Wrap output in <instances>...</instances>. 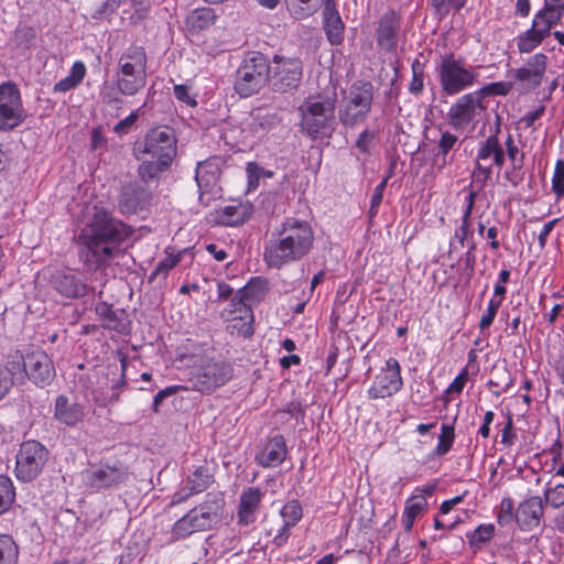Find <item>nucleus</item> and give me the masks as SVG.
<instances>
[{
    "mask_svg": "<svg viewBox=\"0 0 564 564\" xmlns=\"http://www.w3.org/2000/svg\"><path fill=\"white\" fill-rule=\"evenodd\" d=\"M133 235V228L105 207L94 206L80 228L76 245L78 259L89 270L110 265L122 245Z\"/></svg>",
    "mask_w": 564,
    "mask_h": 564,
    "instance_id": "1",
    "label": "nucleus"
},
{
    "mask_svg": "<svg viewBox=\"0 0 564 564\" xmlns=\"http://www.w3.org/2000/svg\"><path fill=\"white\" fill-rule=\"evenodd\" d=\"M314 231L308 221L294 217L285 218L274 227L264 241L263 261L271 268L283 267L301 261L314 245Z\"/></svg>",
    "mask_w": 564,
    "mask_h": 564,
    "instance_id": "2",
    "label": "nucleus"
},
{
    "mask_svg": "<svg viewBox=\"0 0 564 564\" xmlns=\"http://www.w3.org/2000/svg\"><path fill=\"white\" fill-rule=\"evenodd\" d=\"M177 154V139L173 128L155 127L133 145V155L141 161L138 174L144 183L159 178L167 171Z\"/></svg>",
    "mask_w": 564,
    "mask_h": 564,
    "instance_id": "3",
    "label": "nucleus"
},
{
    "mask_svg": "<svg viewBox=\"0 0 564 564\" xmlns=\"http://www.w3.org/2000/svg\"><path fill=\"white\" fill-rule=\"evenodd\" d=\"M182 360L189 368L188 381L192 388L202 393L215 391L234 377V367L223 359L205 355H184Z\"/></svg>",
    "mask_w": 564,
    "mask_h": 564,
    "instance_id": "4",
    "label": "nucleus"
},
{
    "mask_svg": "<svg viewBox=\"0 0 564 564\" xmlns=\"http://www.w3.org/2000/svg\"><path fill=\"white\" fill-rule=\"evenodd\" d=\"M224 507V498L208 494L202 503L174 522L171 541L176 542L194 533L212 530L220 521Z\"/></svg>",
    "mask_w": 564,
    "mask_h": 564,
    "instance_id": "5",
    "label": "nucleus"
},
{
    "mask_svg": "<svg viewBox=\"0 0 564 564\" xmlns=\"http://www.w3.org/2000/svg\"><path fill=\"white\" fill-rule=\"evenodd\" d=\"M148 56L142 46H129L118 59L116 82L126 97H133L147 85Z\"/></svg>",
    "mask_w": 564,
    "mask_h": 564,
    "instance_id": "6",
    "label": "nucleus"
},
{
    "mask_svg": "<svg viewBox=\"0 0 564 564\" xmlns=\"http://www.w3.org/2000/svg\"><path fill=\"white\" fill-rule=\"evenodd\" d=\"M477 67L467 65L464 57H456L454 53L441 56L436 67L442 91L446 96H455L474 87L479 79Z\"/></svg>",
    "mask_w": 564,
    "mask_h": 564,
    "instance_id": "7",
    "label": "nucleus"
},
{
    "mask_svg": "<svg viewBox=\"0 0 564 564\" xmlns=\"http://www.w3.org/2000/svg\"><path fill=\"white\" fill-rule=\"evenodd\" d=\"M373 96L375 87L371 82H354L338 109L340 124L345 128H355L362 123L371 112Z\"/></svg>",
    "mask_w": 564,
    "mask_h": 564,
    "instance_id": "8",
    "label": "nucleus"
},
{
    "mask_svg": "<svg viewBox=\"0 0 564 564\" xmlns=\"http://www.w3.org/2000/svg\"><path fill=\"white\" fill-rule=\"evenodd\" d=\"M270 59L260 52H252L247 55L235 77V90L243 98L251 97L269 84Z\"/></svg>",
    "mask_w": 564,
    "mask_h": 564,
    "instance_id": "9",
    "label": "nucleus"
},
{
    "mask_svg": "<svg viewBox=\"0 0 564 564\" xmlns=\"http://www.w3.org/2000/svg\"><path fill=\"white\" fill-rule=\"evenodd\" d=\"M302 115L301 131L311 139L328 138L335 130V101L307 99L299 109Z\"/></svg>",
    "mask_w": 564,
    "mask_h": 564,
    "instance_id": "10",
    "label": "nucleus"
},
{
    "mask_svg": "<svg viewBox=\"0 0 564 564\" xmlns=\"http://www.w3.org/2000/svg\"><path fill=\"white\" fill-rule=\"evenodd\" d=\"M563 14L552 8L542 7L533 17L531 28L520 33L516 41L518 51L529 54L539 47L552 33V29L562 20Z\"/></svg>",
    "mask_w": 564,
    "mask_h": 564,
    "instance_id": "11",
    "label": "nucleus"
},
{
    "mask_svg": "<svg viewBox=\"0 0 564 564\" xmlns=\"http://www.w3.org/2000/svg\"><path fill=\"white\" fill-rule=\"evenodd\" d=\"M303 77V63L299 57L274 54L270 61L269 86L275 93L295 90Z\"/></svg>",
    "mask_w": 564,
    "mask_h": 564,
    "instance_id": "12",
    "label": "nucleus"
},
{
    "mask_svg": "<svg viewBox=\"0 0 564 564\" xmlns=\"http://www.w3.org/2000/svg\"><path fill=\"white\" fill-rule=\"evenodd\" d=\"M50 452L39 441L29 440L20 445L15 462V476L23 482L34 480L48 462Z\"/></svg>",
    "mask_w": 564,
    "mask_h": 564,
    "instance_id": "13",
    "label": "nucleus"
},
{
    "mask_svg": "<svg viewBox=\"0 0 564 564\" xmlns=\"http://www.w3.org/2000/svg\"><path fill=\"white\" fill-rule=\"evenodd\" d=\"M82 477L88 489L99 492L124 485L130 478V473L128 467L120 463L113 465L99 463L85 469Z\"/></svg>",
    "mask_w": 564,
    "mask_h": 564,
    "instance_id": "14",
    "label": "nucleus"
},
{
    "mask_svg": "<svg viewBox=\"0 0 564 564\" xmlns=\"http://www.w3.org/2000/svg\"><path fill=\"white\" fill-rule=\"evenodd\" d=\"M549 57L544 53H535L524 64L510 72L513 86L520 94H530L535 90L544 78Z\"/></svg>",
    "mask_w": 564,
    "mask_h": 564,
    "instance_id": "15",
    "label": "nucleus"
},
{
    "mask_svg": "<svg viewBox=\"0 0 564 564\" xmlns=\"http://www.w3.org/2000/svg\"><path fill=\"white\" fill-rule=\"evenodd\" d=\"M403 388L401 366L397 358L390 357L384 367L373 378L367 391L370 400L386 399L397 394Z\"/></svg>",
    "mask_w": 564,
    "mask_h": 564,
    "instance_id": "16",
    "label": "nucleus"
},
{
    "mask_svg": "<svg viewBox=\"0 0 564 564\" xmlns=\"http://www.w3.org/2000/svg\"><path fill=\"white\" fill-rule=\"evenodd\" d=\"M25 119L21 94L14 83L0 85V130L9 131Z\"/></svg>",
    "mask_w": 564,
    "mask_h": 564,
    "instance_id": "17",
    "label": "nucleus"
},
{
    "mask_svg": "<svg viewBox=\"0 0 564 564\" xmlns=\"http://www.w3.org/2000/svg\"><path fill=\"white\" fill-rule=\"evenodd\" d=\"M152 200L151 192L138 182H129L121 186L118 196V209L122 215H135L149 208Z\"/></svg>",
    "mask_w": 564,
    "mask_h": 564,
    "instance_id": "18",
    "label": "nucleus"
},
{
    "mask_svg": "<svg viewBox=\"0 0 564 564\" xmlns=\"http://www.w3.org/2000/svg\"><path fill=\"white\" fill-rule=\"evenodd\" d=\"M48 284L56 293L67 300L80 299L88 292L85 279L73 270H57L53 272Z\"/></svg>",
    "mask_w": 564,
    "mask_h": 564,
    "instance_id": "19",
    "label": "nucleus"
},
{
    "mask_svg": "<svg viewBox=\"0 0 564 564\" xmlns=\"http://www.w3.org/2000/svg\"><path fill=\"white\" fill-rule=\"evenodd\" d=\"M26 378L39 388L48 387L56 376L50 356L41 349L26 354Z\"/></svg>",
    "mask_w": 564,
    "mask_h": 564,
    "instance_id": "20",
    "label": "nucleus"
},
{
    "mask_svg": "<svg viewBox=\"0 0 564 564\" xmlns=\"http://www.w3.org/2000/svg\"><path fill=\"white\" fill-rule=\"evenodd\" d=\"M478 108L485 109L475 93L460 96L447 112L448 124L456 131L464 130L475 119Z\"/></svg>",
    "mask_w": 564,
    "mask_h": 564,
    "instance_id": "21",
    "label": "nucleus"
},
{
    "mask_svg": "<svg viewBox=\"0 0 564 564\" xmlns=\"http://www.w3.org/2000/svg\"><path fill=\"white\" fill-rule=\"evenodd\" d=\"M215 481L214 475L207 465H200L192 471L186 479V485L173 494L170 507L177 506L187 501L191 497L204 492Z\"/></svg>",
    "mask_w": 564,
    "mask_h": 564,
    "instance_id": "22",
    "label": "nucleus"
},
{
    "mask_svg": "<svg viewBox=\"0 0 564 564\" xmlns=\"http://www.w3.org/2000/svg\"><path fill=\"white\" fill-rule=\"evenodd\" d=\"M401 21L398 14L390 10L378 21L376 30L377 45L380 50L392 53L397 50Z\"/></svg>",
    "mask_w": 564,
    "mask_h": 564,
    "instance_id": "23",
    "label": "nucleus"
},
{
    "mask_svg": "<svg viewBox=\"0 0 564 564\" xmlns=\"http://www.w3.org/2000/svg\"><path fill=\"white\" fill-rule=\"evenodd\" d=\"M544 516V503L540 496H531L522 500L516 510V522L521 531L538 528Z\"/></svg>",
    "mask_w": 564,
    "mask_h": 564,
    "instance_id": "24",
    "label": "nucleus"
},
{
    "mask_svg": "<svg viewBox=\"0 0 564 564\" xmlns=\"http://www.w3.org/2000/svg\"><path fill=\"white\" fill-rule=\"evenodd\" d=\"M264 496L265 491L258 487H247L241 491L237 510L238 524L248 527L256 522Z\"/></svg>",
    "mask_w": 564,
    "mask_h": 564,
    "instance_id": "25",
    "label": "nucleus"
},
{
    "mask_svg": "<svg viewBox=\"0 0 564 564\" xmlns=\"http://www.w3.org/2000/svg\"><path fill=\"white\" fill-rule=\"evenodd\" d=\"M225 160L223 156L214 155L199 162L195 172V180L200 191V199L204 193L210 192L218 183Z\"/></svg>",
    "mask_w": 564,
    "mask_h": 564,
    "instance_id": "26",
    "label": "nucleus"
},
{
    "mask_svg": "<svg viewBox=\"0 0 564 564\" xmlns=\"http://www.w3.org/2000/svg\"><path fill=\"white\" fill-rule=\"evenodd\" d=\"M288 455L285 438L282 434H275L268 438L262 448L256 455V462L265 468L281 465Z\"/></svg>",
    "mask_w": 564,
    "mask_h": 564,
    "instance_id": "27",
    "label": "nucleus"
},
{
    "mask_svg": "<svg viewBox=\"0 0 564 564\" xmlns=\"http://www.w3.org/2000/svg\"><path fill=\"white\" fill-rule=\"evenodd\" d=\"M101 326L109 330H116L119 334H126L130 328L128 313L123 308H112L107 302H99L95 306Z\"/></svg>",
    "mask_w": 564,
    "mask_h": 564,
    "instance_id": "28",
    "label": "nucleus"
},
{
    "mask_svg": "<svg viewBox=\"0 0 564 564\" xmlns=\"http://www.w3.org/2000/svg\"><path fill=\"white\" fill-rule=\"evenodd\" d=\"M53 416L58 423L75 427L84 420L85 411L83 404L70 402L67 395L59 394L55 399Z\"/></svg>",
    "mask_w": 564,
    "mask_h": 564,
    "instance_id": "29",
    "label": "nucleus"
},
{
    "mask_svg": "<svg viewBox=\"0 0 564 564\" xmlns=\"http://www.w3.org/2000/svg\"><path fill=\"white\" fill-rule=\"evenodd\" d=\"M323 29L332 45H340L344 42L345 24L336 9L335 0H325Z\"/></svg>",
    "mask_w": 564,
    "mask_h": 564,
    "instance_id": "30",
    "label": "nucleus"
},
{
    "mask_svg": "<svg viewBox=\"0 0 564 564\" xmlns=\"http://www.w3.org/2000/svg\"><path fill=\"white\" fill-rule=\"evenodd\" d=\"M253 214V206L251 203L234 200L231 204L226 205L219 213V223L225 226H239L248 221Z\"/></svg>",
    "mask_w": 564,
    "mask_h": 564,
    "instance_id": "31",
    "label": "nucleus"
},
{
    "mask_svg": "<svg viewBox=\"0 0 564 564\" xmlns=\"http://www.w3.org/2000/svg\"><path fill=\"white\" fill-rule=\"evenodd\" d=\"M217 15L212 8H198L186 18V25L191 31L199 32L208 29L216 22Z\"/></svg>",
    "mask_w": 564,
    "mask_h": 564,
    "instance_id": "32",
    "label": "nucleus"
},
{
    "mask_svg": "<svg viewBox=\"0 0 564 564\" xmlns=\"http://www.w3.org/2000/svg\"><path fill=\"white\" fill-rule=\"evenodd\" d=\"M86 75V66L82 61H77L73 64L70 73L65 78L55 83L53 93L65 94L72 89L78 87Z\"/></svg>",
    "mask_w": 564,
    "mask_h": 564,
    "instance_id": "33",
    "label": "nucleus"
},
{
    "mask_svg": "<svg viewBox=\"0 0 564 564\" xmlns=\"http://www.w3.org/2000/svg\"><path fill=\"white\" fill-rule=\"evenodd\" d=\"M241 293L246 295V300L252 304L261 302L269 291L268 281L261 276L252 278L249 282L240 288Z\"/></svg>",
    "mask_w": 564,
    "mask_h": 564,
    "instance_id": "34",
    "label": "nucleus"
},
{
    "mask_svg": "<svg viewBox=\"0 0 564 564\" xmlns=\"http://www.w3.org/2000/svg\"><path fill=\"white\" fill-rule=\"evenodd\" d=\"M496 532L492 523L479 524L475 530L467 532L469 547L477 551L480 550L486 543L490 542Z\"/></svg>",
    "mask_w": 564,
    "mask_h": 564,
    "instance_id": "35",
    "label": "nucleus"
},
{
    "mask_svg": "<svg viewBox=\"0 0 564 564\" xmlns=\"http://www.w3.org/2000/svg\"><path fill=\"white\" fill-rule=\"evenodd\" d=\"M225 316L228 321L227 327L230 329L231 334L236 333L242 338L252 336L254 332L252 327L253 313H251V318H243V314H227Z\"/></svg>",
    "mask_w": 564,
    "mask_h": 564,
    "instance_id": "36",
    "label": "nucleus"
},
{
    "mask_svg": "<svg viewBox=\"0 0 564 564\" xmlns=\"http://www.w3.org/2000/svg\"><path fill=\"white\" fill-rule=\"evenodd\" d=\"M455 436L454 424L443 423L441 425V433L438 435L437 445L435 446L432 455L437 457L446 455L454 445Z\"/></svg>",
    "mask_w": 564,
    "mask_h": 564,
    "instance_id": "37",
    "label": "nucleus"
},
{
    "mask_svg": "<svg viewBox=\"0 0 564 564\" xmlns=\"http://www.w3.org/2000/svg\"><path fill=\"white\" fill-rule=\"evenodd\" d=\"M19 546L10 534H0V564H18Z\"/></svg>",
    "mask_w": 564,
    "mask_h": 564,
    "instance_id": "38",
    "label": "nucleus"
},
{
    "mask_svg": "<svg viewBox=\"0 0 564 564\" xmlns=\"http://www.w3.org/2000/svg\"><path fill=\"white\" fill-rule=\"evenodd\" d=\"M126 97L120 90L117 82L110 85H105L100 91V98L104 104L115 110H120L124 106Z\"/></svg>",
    "mask_w": 564,
    "mask_h": 564,
    "instance_id": "39",
    "label": "nucleus"
},
{
    "mask_svg": "<svg viewBox=\"0 0 564 564\" xmlns=\"http://www.w3.org/2000/svg\"><path fill=\"white\" fill-rule=\"evenodd\" d=\"M183 252L184 251H180L175 254L167 253L164 259L159 261L155 269L150 274L149 280L152 282L158 278L165 279L169 275L170 271L181 262Z\"/></svg>",
    "mask_w": 564,
    "mask_h": 564,
    "instance_id": "40",
    "label": "nucleus"
},
{
    "mask_svg": "<svg viewBox=\"0 0 564 564\" xmlns=\"http://www.w3.org/2000/svg\"><path fill=\"white\" fill-rule=\"evenodd\" d=\"M26 354L24 355L20 350L10 354L6 366L2 367L12 376V381H14L15 377L26 378Z\"/></svg>",
    "mask_w": 564,
    "mask_h": 564,
    "instance_id": "41",
    "label": "nucleus"
},
{
    "mask_svg": "<svg viewBox=\"0 0 564 564\" xmlns=\"http://www.w3.org/2000/svg\"><path fill=\"white\" fill-rule=\"evenodd\" d=\"M227 314H243V318H251L252 307L247 302L246 295L241 293V289L236 291L229 299V308L225 310L223 316Z\"/></svg>",
    "mask_w": 564,
    "mask_h": 564,
    "instance_id": "42",
    "label": "nucleus"
},
{
    "mask_svg": "<svg viewBox=\"0 0 564 564\" xmlns=\"http://www.w3.org/2000/svg\"><path fill=\"white\" fill-rule=\"evenodd\" d=\"M513 88L514 86L512 82H496L487 84L474 93L478 96V99L482 104L485 97L507 96Z\"/></svg>",
    "mask_w": 564,
    "mask_h": 564,
    "instance_id": "43",
    "label": "nucleus"
},
{
    "mask_svg": "<svg viewBox=\"0 0 564 564\" xmlns=\"http://www.w3.org/2000/svg\"><path fill=\"white\" fill-rule=\"evenodd\" d=\"M280 514L286 525L295 527L303 517V508L297 499L288 501L281 509Z\"/></svg>",
    "mask_w": 564,
    "mask_h": 564,
    "instance_id": "44",
    "label": "nucleus"
},
{
    "mask_svg": "<svg viewBox=\"0 0 564 564\" xmlns=\"http://www.w3.org/2000/svg\"><path fill=\"white\" fill-rule=\"evenodd\" d=\"M15 499V490L11 479L0 475V514L4 513Z\"/></svg>",
    "mask_w": 564,
    "mask_h": 564,
    "instance_id": "45",
    "label": "nucleus"
},
{
    "mask_svg": "<svg viewBox=\"0 0 564 564\" xmlns=\"http://www.w3.org/2000/svg\"><path fill=\"white\" fill-rule=\"evenodd\" d=\"M424 68L425 64L422 63L420 59L415 58L412 62V79L409 85V91L412 95L419 96L422 94L424 89Z\"/></svg>",
    "mask_w": 564,
    "mask_h": 564,
    "instance_id": "46",
    "label": "nucleus"
},
{
    "mask_svg": "<svg viewBox=\"0 0 564 564\" xmlns=\"http://www.w3.org/2000/svg\"><path fill=\"white\" fill-rule=\"evenodd\" d=\"M512 521H516V511L513 500L510 497H506L501 500L497 511V522L501 527L509 525Z\"/></svg>",
    "mask_w": 564,
    "mask_h": 564,
    "instance_id": "47",
    "label": "nucleus"
},
{
    "mask_svg": "<svg viewBox=\"0 0 564 564\" xmlns=\"http://www.w3.org/2000/svg\"><path fill=\"white\" fill-rule=\"evenodd\" d=\"M524 159H518L510 162V166L505 171V178L513 186L518 187L524 180L525 172L523 170Z\"/></svg>",
    "mask_w": 564,
    "mask_h": 564,
    "instance_id": "48",
    "label": "nucleus"
},
{
    "mask_svg": "<svg viewBox=\"0 0 564 564\" xmlns=\"http://www.w3.org/2000/svg\"><path fill=\"white\" fill-rule=\"evenodd\" d=\"M545 505L553 509H558L564 506V484H558L554 487H546L544 492Z\"/></svg>",
    "mask_w": 564,
    "mask_h": 564,
    "instance_id": "49",
    "label": "nucleus"
},
{
    "mask_svg": "<svg viewBox=\"0 0 564 564\" xmlns=\"http://www.w3.org/2000/svg\"><path fill=\"white\" fill-rule=\"evenodd\" d=\"M502 301L503 300L495 296L489 300L488 306L479 321L480 330H485L491 326L492 322L496 318L497 312L501 306Z\"/></svg>",
    "mask_w": 564,
    "mask_h": 564,
    "instance_id": "50",
    "label": "nucleus"
},
{
    "mask_svg": "<svg viewBox=\"0 0 564 564\" xmlns=\"http://www.w3.org/2000/svg\"><path fill=\"white\" fill-rule=\"evenodd\" d=\"M426 507L427 500L423 495H413L405 501L403 513L416 519Z\"/></svg>",
    "mask_w": 564,
    "mask_h": 564,
    "instance_id": "51",
    "label": "nucleus"
},
{
    "mask_svg": "<svg viewBox=\"0 0 564 564\" xmlns=\"http://www.w3.org/2000/svg\"><path fill=\"white\" fill-rule=\"evenodd\" d=\"M458 142V138L449 131H443L441 133V138L437 142V152L438 156H447L451 158L449 152L454 150L455 145Z\"/></svg>",
    "mask_w": 564,
    "mask_h": 564,
    "instance_id": "52",
    "label": "nucleus"
},
{
    "mask_svg": "<svg viewBox=\"0 0 564 564\" xmlns=\"http://www.w3.org/2000/svg\"><path fill=\"white\" fill-rule=\"evenodd\" d=\"M500 145L497 134L489 135L485 142L480 144L477 151V160L480 161L489 159L495 152H497Z\"/></svg>",
    "mask_w": 564,
    "mask_h": 564,
    "instance_id": "53",
    "label": "nucleus"
},
{
    "mask_svg": "<svg viewBox=\"0 0 564 564\" xmlns=\"http://www.w3.org/2000/svg\"><path fill=\"white\" fill-rule=\"evenodd\" d=\"M552 191L561 198L564 196V161L557 160L554 167L552 177Z\"/></svg>",
    "mask_w": 564,
    "mask_h": 564,
    "instance_id": "54",
    "label": "nucleus"
},
{
    "mask_svg": "<svg viewBox=\"0 0 564 564\" xmlns=\"http://www.w3.org/2000/svg\"><path fill=\"white\" fill-rule=\"evenodd\" d=\"M387 187V178H382V181L375 187L373 193L370 199V207L368 210V216L370 219L375 218L378 214V208L383 199V192Z\"/></svg>",
    "mask_w": 564,
    "mask_h": 564,
    "instance_id": "55",
    "label": "nucleus"
},
{
    "mask_svg": "<svg viewBox=\"0 0 564 564\" xmlns=\"http://www.w3.org/2000/svg\"><path fill=\"white\" fill-rule=\"evenodd\" d=\"M471 225L462 224L455 229L454 236L449 241L451 251L457 248V245L464 247L468 241V238L471 237L473 232L470 229Z\"/></svg>",
    "mask_w": 564,
    "mask_h": 564,
    "instance_id": "56",
    "label": "nucleus"
},
{
    "mask_svg": "<svg viewBox=\"0 0 564 564\" xmlns=\"http://www.w3.org/2000/svg\"><path fill=\"white\" fill-rule=\"evenodd\" d=\"M276 123V116L267 113L264 116L257 115L253 119V131L256 133H264L270 131Z\"/></svg>",
    "mask_w": 564,
    "mask_h": 564,
    "instance_id": "57",
    "label": "nucleus"
},
{
    "mask_svg": "<svg viewBox=\"0 0 564 564\" xmlns=\"http://www.w3.org/2000/svg\"><path fill=\"white\" fill-rule=\"evenodd\" d=\"M181 390H187V388H185L183 386H170V387H166L165 389L160 390L153 398V403H152L153 412L159 413L160 406L163 403V401L165 399L174 395L175 393H177Z\"/></svg>",
    "mask_w": 564,
    "mask_h": 564,
    "instance_id": "58",
    "label": "nucleus"
},
{
    "mask_svg": "<svg viewBox=\"0 0 564 564\" xmlns=\"http://www.w3.org/2000/svg\"><path fill=\"white\" fill-rule=\"evenodd\" d=\"M376 138V132L369 129H365L361 131L356 140L355 147L365 154L371 153V148L373 140Z\"/></svg>",
    "mask_w": 564,
    "mask_h": 564,
    "instance_id": "59",
    "label": "nucleus"
},
{
    "mask_svg": "<svg viewBox=\"0 0 564 564\" xmlns=\"http://www.w3.org/2000/svg\"><path fill=\"white\" fill-rule=\"evenodd\" d=\"M491 166H485L477 160L471 175L473 183L477 184L479 188H482L491 177Z\"/></svg>",
    "mask_w": 564,
    "mask_h": 564,
    "instance_id": "60",
    "label": "nucleus"
},
{
    "mask_svg": "<svg viewBox=\"0 0 564 564\" xmlns=\"http://www.w3.org/2000/svg\"><path fill=\"white\" fill-rule=\"evenodd\" d=\"M123 3V0H105L101 6L91 14L96 20L110 17Z\"/></svg>",
    "mask_w": 564,
    "mask_h": 564,
    "instance_id": "61",
    "label": "nucleus"
},
{
    "mask_svg": "<svg viewBox=\"0 0 564 564\" xmlns=\"http://www.w3.org/2000/svg\"><path fill=\"white\" fill-rule=\"evenodd\" d=\"M139 118V110L132 111L128 117L117 122L113 132L118 135L128 134Z\"/></svg>",
    "mask_w": 564,
    "mask_h": 564,
    "instance_id": "62",
    "label": "nucleus"
},
{
    "mask_svg": "<svg viewBox=\"0 0 564 564\" xmlns=\"http://www.w3.org/2000/svg\"><path fill=\"white\" fill-rule=\"evenodd\" d=\"M516 440L517 433L514 431L512 415L510 413H507V422L503 429L501 430V443L505 446L510 447L514 444Z\"/></svg>",
    "mask_w": 564,
    "mask_h": 564,
    "instance_id": "63",
    "label": "nucleus"
},
{
    "mask_svg": "<svg viewBox=\"0 0 564 564\" xmlns=\"http://www.w3.org/2000/svg\"><path fill=\"white\" fill-rule=\"evenodd\" d=\"M173 93H174L175 98L178 101H181L189 107H195L197 105L196 99L194 97H192L189 94L188 86L183 85V84L174 85Z\"/></svg>",
    "mask_w": 564,
    "mask_h": 564,
    "instance_id": "64",
    "label": "nucleus"
}]
</instances>
